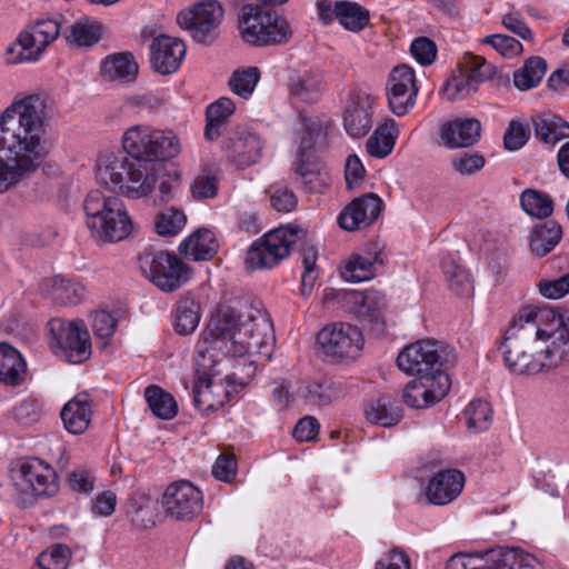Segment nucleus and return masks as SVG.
I'll return each instance as SVG.
<instances>
[{"instance_id":"48","label":"nucleus","mask_w":569,"mask_h":569,"mask_svg":"<svg viewBox=\"0 0 569 569\" xmlns=\"http://www.w3.org/2000/svg\"><path fill=\"white\" fill-rule=\"evenodd\" d=\"M178 137L172 130H156L147 124H136L123 132L121 142H173Z\"/></svg>"},{"instance_id":"24","label":"nucleus","mask_w":569,"mask_h":569,"mask_svg":"<svg viewBox=\"0 0 569 569\" xmlns=\"http://www.w3.org/2000/svg\"><path fill=\"white\" fill-rule=\"evenodd\" d=\"M343 299L347 305H350V312L375 322L380 320L387 307L385 295L378 290L348 291Z\"/></svg>"},{"instance_id":"63","label":"nucleus","mask_w":569,"mask_h":569,"mask_svg":"<svg viewBox=\"0 0 569 569\" xmlns=\"http://www.w3.org/2000/svg\"><path fill=\"white\" fill-rule=\"evenodd\" d=\"M218 193V180L216 176L204 172L196 177L191 186V194L197 200L211 199Z\"/></svg>"},{"instance_id":"47","label":"nucleus","mask_w":569,"mask_h":569,"mask_svg":"<svg viewBox=\"0 0 569 569\" xmlns=\"http://www.w3.org/2000/svg\"><path fill=\"white\" fill-rule=\"evenodd\" d=\"M159 199L161 202H169L174 199L176 190L182 180L180 168L171 162L159 163Z\"/></svg>"},{"instance_id":"45","label":"nucleus","mask_w":569,"mask_h":569,"mask_svg":"<svg viewBox=\"0 0 569 569\" xmlns=\"http://www.w3.org/2000/svg\"><path fill=\"white\" fill-rule=\"evenodd\" d=\"M520 204L526 213L538 219L548 218L553 212V201L550 196L535 189L522 191Z\"/></svg>"},{"instance_id":"10","label":"nucleus","mask_w":569,"mask_h":569,"mask_svg":"<svg viewBox=\"0 0 569 569\" xmlns=\"http://www.w3.org/2000/svg\"><path fill=\"white\" fill-rule=\"evenodd\" d=\"M47 154L46 144H0V193L33 171Z\"/></svg>"},{"instance_id":"14","label":"nucleus","mask_w":569,"mask_h":569,"mask_svg":"<svg viewBox=\"0 0 569 569\" xmlns=\"http://www.w3.org/2000/svg\"><path fill=\"white\" fill-rule=\"evenodd\" d=\"M224 11L216 0L202 1L177 16L178 24L191 33L199 43H212L218 37V28Z\"/></svg>"},{"instance_id":"50","label":"nucleus","mask_w":569,"mask_h":569,"mask_svg":"<svg viewBox=\"0 0 569 569\" xmlns=\"http://www.w3.org/2000/svg\"><path fill=\"white\" fill-rule=\"evenodd\" d=\"M60 33V24L56 20H42L37 22L31 31L24 32V39L31 42L39 56L44 48L58 38Z\"/></svg>"},{"instance_id":"11","label":"nucleus","mask_w":569,"mask_h":569,"mask_svg":"<svg viewBox=\"0 0 569 569\" xmlns=\"http://www.w3.org/2000/svg\"><path fill=\"white\" fill-rule=\"evenodd\" d=\"M50 347L70 363H82L91 356L89 332L82 320L51 319L48 322Z\"/></svg>"},{"instance_id":"60","label":"nucleus","mask_w":569,"mask_h":569,"mask_svg":"<svg viewBox=\"0 0 569 569\" xmlns=\"http://www.w3.org/2000/svg\"><path fill=\"white\" fill-rule=\"evenodd\" d=\"M465 59L468 73L475 80L477 86L495 76V67L491 63H488L482 57L468 53Z\"/></svg>"},{"instance_id":"23","label":"nucleus","mask_w":569,"mask_h":569,"mask_svg":"<svg viewBox=\"0 0 569 569\" xmlns=\"http://www.w3.org/2000/svg\"><path fill=\"white\" fill-rule=\"evenodd\" d=\"M269 10L256 4H244L239 17V30L244 42L254 47H266Z\"/></svg>"},{"instance_id":"20","label":"nucleus","mask_w":569,"mask_h":569,"mask_svg":"<svg viewBox=\"0 0 569 569\" xmlns=\"http://www.w3.org/2000/svg\"><path fill=\"white\" fill-rule=\"evenodd\" d=\"M151 67L160 74H170L181 64L186 56V44L178 38L161 34L150 46Z\"/></svg>"},{"instance_id":"15","label":"nucleus","mask_w":569,"mask_h":569,"mask_svg":"<svg viewBox=\"0 0 569 569\" xmlns=\"http://www.w3.org/2000/svg\"><path fill=\"white\" fill-rule=\"evenodd\" d=\"M161 503L168 517L177 521H189L202 510V492L186 480L169 485L162 495Z\"/></svg>"},{"instance_id":"19","label":"nucleus","mask_w":569,"mask_h":569,"mask_svg":"<svg viewBox=\"0 0 569 569\" xmlns=\"http://www.w3.org/2000/svg\"><path fill=\"white\" fill-rule=\"evenodd\" d=\"M383 202L376 193H367L353 199L339 214L338 223L347 231H355L376 221Z\"/></svg>"},{"instance_id":"31","label":"nucleus","mask_w":569,"mask_h":569,"mask_svg":"<svg viewBox=\"0 0 569 569\" xmlns=\"http://www.w3.org/2000/svg\"><path fill=\"white\" fill-rule=\"evenodd\" d=\"M138 72L139 66L129 51L110 54L101 64V76L110 81L131 82L136 80Z\"/></svg>"},{"instance_id":"51","label":"nucleus","mask_w":569,"mask_h":569,"mask_svg":"<svg viewBox=\"0 0 569 569\" xmlns=\"http://www.w3.org/2000/svg\"><path fill=\"white\" fill-rule=\"evenodd\" d=\"M468 429L475 433L487 430L492 420V409L489 402L473 400L465 409Z\"/></svg>"},{"instance_id":"56","label":"nucleus","mask_w":569,"mask_h":569,"mask_svg":"<svg viewBox=\"0 0 569 569\" xmlns=\"http://www.w3.org/2000/svg\"><path fill=\"white\" fill-rule=\"evenodd\" d=\"M38 58V50L34 49L30 41L24 39V32H21L16 41L10 43L4 51V59L9 64L34 61Z\"/></svg>"},{"instance_id":"64","label":"nucleus","mask_w":569,"mask_h":569,"mask_svg":"<svg viewBox=\"0 0 569 569\" xmlns=\"http://www.w3.org/2000/svg\"><path fill=\"white\" fill-rule=\"evenodd\" d=\"M486 160L479 153L465 152L452 159L453 169L462 176H471L485 167Z\"/></svg>"},{"instance_id":"16","label":"nucleus","mask_w":569,"mask_h":569,"mask_svg":"<svg viewBox=\"0 0 569 569\" xmlns=\"http://www.w3.org/2000/svg\"><path fill=\"white\" fill-rule=\"evenodd\" d=\"M450 386L448 373L417 376L405 387L402 399L411 408H427L439 402L448 393Z\"/></svg>"},{"instance_id":"30","label":"nucleus","mask_w":569,"mask_h":569,"mask_svg":"<svg viewBox=\"0 0 569 569\" xmlns=\"http://www.w3.org/2000/svg\"><path fill=\"white\" fill-rule=\"evenodd\" d=\"M218 247L214 233L200 229L180 243L179 252L193 261H207L213 258Z\"/></svg>"},{"instance_id":"52","label":"nucleus","mask_w":569,"mask_h":569,"mask_svg":"<svg viewBox=\"0 0 569 569\" xmlns=\"http://www.w3.org/2000/svg\"><path fill=\"white\" fill-rule=\"evenodd\" d=\"M268 18H270V23H267L268 32L266 37V47L288 43L293 34V30L289 21L283 16L272 10H269Z\"/></svg>"},{"instance_id":"2","label":"nucleus","mask_w":569,"mask_h":569,"mask_svg":"<svg viewBox=\"0 0 569 569\" xmlns=\"http://www.w3.org/2000/svg\"><path fill=\"white\" fill-rule=\"evenodd\" d=\"M123 151L102 158L97 179L129 199L149 197L159 180V163L176 158L180 144H122Z\"/></svg>"},{"instance_id":"58","label":"nucleus","mask_w":569,"mask_h":569,"mask_svg":"<svg viewBox=\"0 0 569 569\" xmlns=\"http://www.w3.org/2000/svg\"><path fill=\"white\" fill-rule=\"evenodd\" d=\"M478 86L469 73L451 77L445 84L449 100L463 99L477 91Z\"/></svg>"},{"instance_id":"3","label":"nucleus","mask_w":569,"mask_h":569,"mask_svg":"<svg viewBox=\"0 0 569 569\" xmlns=\"http://www.w3.org/2000/svg\"><path fill=\"white\" fill-rule=\"evenodd\" d=\"M503 362L516 375H536L552 368L547 343L535 323L531 307L521 308L499 345Z\"/></svg>"},{"instance_id":"6","label":"nucleus","mask_w":569,"mask_h":569,"mask_svg":"<svg viewBox=\"0 0 569 569\" xmlns=\"http://www.w3.org/2000/svg\"><path fill=\"white\" fill-rule=\"evenodd\" d=\"M309 231L300 227H281L254 241L246 257L247 268L270 269L287 258L291 250H301L309 240Z\"/></svg>"},{"instance_id":"5","label":"nucleus","mask_w":569,"mask_h":569,"mask_svg":"<svg viewBox=\"0 0 569 569\" xmlns=\"http://www.w3.org/2000/svg\"><path fill=\"white\" fill-rule=\"evenodd\" d=\"M83 209L87 226L97 241L118 242L130 234L132 221L118 197L92 190L83 201Z\"/></svg>"},{"instance_id":"59","label":"nucleus","mask_w":569,"mask_h":569,"mask_svg":"<svg viewBox=\"0 0 569 569\" xmlns=\"http://www.w3.org/2000/svg\"><path fill=\"white\" fill-rule=\"evenodd\" d=\"M270 203L278 212L288 213L298 206V198L292 190L287 187L272 184L270 187Z\"/></svg>"},{"instance_id":"36","label":"nucleus","mask_w":569,"mask_h":569,"mask_svg":"<svg viewBox=\"0 0 569 569\" xmlns=\"http://www.w3.org/2000/svg\"><path fill=\"white\" fill-rule=\"evenodd\" d=\"M562 237L560 224L547 221L537 224L530 234V249L537 257H545L559 243Z\"/></svg>"},{"instance_id":"28","label":"nucleus","mask_w":569,"mask_h":569,"mask_svg":"<svg viewBox=\"0 0 569 569\" xmlns=\"http://www.w3.org/2000/svg\"><path fill=\"white\" fill-rule=\"evenodd\" d=\"M19 472L22 480L37 496H49L57 489L53 469L43 466L40 460L21 463Z\"/></svg>"},{"instance_id":"57","label":"nucleus","mask_w":569,"mask_h":569,"mask_svg":"<svg viewBox=\"0 0 569 569\" xmlns=\"http://www.w3.org/2000/svg\"><path fill=\"white\" fill-rule=\"evenodd\" d=\"M70 550L63 545H56L50 550L42 551L38 559V569H67Z\"/></svg>"},{"instance_id":"13","label":"nucleus","mask_w":569,"mask_h":569,"mask_svg":"<svg viewBox=\"0 0 569 569\" xmlns=\"http://www.w3.org/2000/svg\"><path fill=\"white\" fill-rule=\"evenodd\" d=\"M531 311L540 336L547 343L549 365L555 368L562 361H569V315L552 308L531 307Z\"/></svg>"},{"instance_id":"8","label":"nucleus","mask_w":569,"mask_h":569,"mask_svg":"<svg viewBox=\"0 0 569 569\" xmlns=\"http://www.w3.org/2000/svg\"><path fill=\"white\" fill-rule=\"evenodd\" d=\"M446 569H543V565L520 548L499 547L485 553L455 555Z\"/></svg>"},{"instance_id":"38","label":"nucleus","mask_w":569,"mask_h":569,"mask_svg":"<svg viewBox=\"0 0 569 569\" xmlns=\"http://www.w3.org/2000/svg\"><path fill=\"white\" fill-rule=\"evenodd\" d=\"M236 104L232 99L228 97L219 98L217 101L210 103L206 110L207 124L204 128V137L208 140L218 139L220 136V128L227 119L233 114Z\"/></svg>"},{"instance_id":"43","label":"nucleus","mask_w":569,"mask_h":569,"mask_svg":"<svg viewBox=\"0 0 569 569\" xmlns=\"http://www.w3.org/2000/svg\"><path fill=\"white\" fill-rule=\"evenodd\" d=\"M214 385L211 383V379L208 375L198 377L192 393L194 407L207 415L214 412L216 410L223 407V399H214Z\"/></svg>"},{"instance_id":"18","label":"nucleus","mask_w":569,"mask_h":569,"mask_svg":"<svg viewBox=\"0 0 569 569\" xmlns=\"http://www.w3.org/2000/svg\"><path fill=\"white\" fill-rule=\"evenodd\" d=\"M291 171L301 179L303 190L309 193L321 192L327 187V174L316 144H301L292 162Z\"/></svg>"},{"instance_id":"4","label":"nucleus","mask_w":569,"mask_h":569,"mask_svg":"<svg viewBox=\"0 0 569 569\" xmlns=\"http://www.w3.org/2000/svg\"><path fill=\"white\" fill-rule=\"evenodd\" d=\"M51 132L46 100L39 94L12 101L0 114V142H46Z\"/></svg>"},{"instance_id":"34","label":"nucleus","mask_w":569,"mask_h":569,"mask_svg":"<svg viewBox=\"0 0 569 569\" xmlns=\"http://www.w3.org/2000/svg\"><path fill=\"white\" fill-rule=\"evenodd\" d=\"M301 142H325L336 138L333 121L326 114L307 116L299 112Z\"/></svg>"},{"instance_id":"62","label":"nucleus","mask_w":569,"mask_h":569,"mask_svg":"<svg viewBox=\"0 0 569 569\" xmlns=\"http://www.w3.org/2000/svg\"><path fill=\"white\" fill-rule=\"evenodd\" d=\"M410 52L421 66H429L436 60L437 46L427 37H418L412 41Z\"/></svg>"},{"instance_id":"33","label":"nucleus","mask_w":569,"mask_h":569,"mask_svg":"<svg viewBox=\"0 0 569 569\" xmlns=\"http://www.w3.org/2000/svg\"><path fill=\"white\" fill-rule=\"evenodd\" d=\"M535 136L541 142H559L569 138V122L552 113L531 117Z\"/></svg>"},{"instance_id":"54","label":"nucleus","mask_w":569,"mask_h":569,"mask_svg":"<svg viewBox=\"0 0 569 569\" xmlns=\"http://www.w3.org/2000/svg\"><path fill=\"white\" fill-rule=\"evenodd\" d=\"M91 328L99 341L100 348L109 346L117 329V319L104 310L94 311L91 315Z\"/></svg>"},{"instance_id":"26","label":"nucleus","mask_w":569,"mask_h":569,"mask_svg":"<svg viewBox=\"0 0 569 569\" xmlns=\"http://www.w3.org/2000/svg\"><path fill=\"white\" fill-rule=\"evenodd\" d=\"M41 292L59 305H77L86 295L82 283L61 276H53L42 281Z\"/></svg>"},{"instance_id":"55","label":"nucleus","mask_w":569,"mask_h":569,"mask_svg":"<svg viewBox=\"0 0 569 569\" xmlns=\"http://www.w3.org/2000/svg\"><path fill=\"white\" fill-rule=\"evenodd\" d=\"M186 221V216L181 210L169 208L157 216L154 227L158 234L173 237L182 230Z\"/></svg>"},{"instance_id":"7","label":"nucleus","mask_w":569,"mask_h":569,"mask_svg":"<svg viewBox=\"0 0 569 569\" xmlns=\"http://www.w3.org/2000/svg\"><path fill=\"white\" fill-rule=\"evenodd\" d=\"M143 276L163 292H173L191 277L190 268L177 254L144 248L138 258Z\"/></svg>"},{"instance_id":"25","label":"nucleus","mask_w":569,"mask_h":569,"mask_svg":"<svg viewBox=\"0 0 569 569\" xmlns=\"http://www.w3.org/2000/svg\"><path fill=\"white\" fill-rule=\"evenodd\" d=\"M27 372L22 355L10 343L0 342V383L18 387L26 381Z\"/></svg>"},{"instance_id":"61","label":"nucleus","mask_w":569,"mask_h":569,"mask_svg":"<svg viewBox=\"0 0 569 569\" xmlns=\"http://www.w3.org/2000/svg\"><path fill=\"white\" fill-rule=\"evenodd\" d=\"M266 127L258 121H251L246 123H239L234 127L231 132V142H249L256 140H264Z\"/></svg>"},{"instance_id":"35","label":"nucleus","mask_w":569,"mask_h":569,"mask_svg":"<svg viewBox=\"0 0 569 569\" xmlns=\"http://www.w3.org/2000/svg\"><path fill=\"white\" fill-rule=\"evenodd\" d=\"M366 417L372 423L392 427L401 420L402 410L397 400L383 395L368 406Z\"/></svg>"},{"instance_id":"44","label":"nucleus","mask_w":569,"mask_h":569,"mask_svg":"<svg viewBox=\"0 0 569 569\" xmlns=\"http://www.w3.org/2000/svg\"><path fill=\"white\" fill-rule=\"evenodd\" d=\"M442 269L446 276L449 289L459 297H470L473 292V281L471 274L465 268L456 264L451 260L442 261Z\"/></svg>"},{"instance_id":"1","label":"nucleus","mask_w":569,"mask_h":569,"mask_svg":"<svg viewBox=\"0 0 569 569\" xmlns=\"http://www.w3.org/2000/svg\"><path fill=\"white\" fill-rule=\"evenodd\" d=\"M204 351H219L233 358H248L241 368L228 376L230 382L246 386L257 371L256 356L269 360L274 343L272 322L268 313L253 305L220 307L203 333Z\"/></svg>"},{"instance_id":"41","label":"nucleus","mask_w":569,"mask_h":569,"mask_svg":"<svg viewBox=\"0 0 569 569\" xmlns=\"http://www.w3.org/2000/svg\"><path fill=\"white\" fill-rule=\"evenodd\" d=\"M174 328L179 335L192 333L200 321V306L191 297L181 298L174 310Z\"/></svg>"},{"instance_id":"46","label":"nucleus","mask_w":569,"mask_h":569,"mask_svg":"<svg viewBox=\"0 0 569 569\" xmlns=\"http://www.w3.org/2000/svg\"><path fill=\"white\" fill-rule=\"evenodd\" d=\"M338 21L347 30L357 32L369 23V11L357 2L340 0L338 1Z\"/></svg>"},{"instance_id":"39","label":"nucleus","mask_w":569,"mask_h":569,"mask_svg":"<svg viewBox=\"0 0 569 569\" xmlns=\"http://www.w3.org/2000/svg\"><path fill=\"white\" fill-rule=\"evenodd\" d=\"M322 92L321 80L311 73L292 79L290 99L293 104H312L319 101Z\"/></svg>"},{"instance_id":"17","label":"nucleus","mask_w":569,"mask_h":569,"mask_svg":"<svg viewBox=\"0 0 569 569\" xmlns=\"http://www.w3.org/2000/svg\"><path fill=\"white\" fill-rule=\"evenodd\" d=\"M417 92L413 69L406 64L395 67L387 84V97L392 112L397 116L406 114L415 106Z\"/></svg>"},{"instance_id":"9","label":"nucleus","mask_w":569,"mask_h":569,"mask_svg":"<svg viewBox=\"0 0 569 569\" xmlns=\"http://www.w3.org/2000/svg\"><path fill=\"white\" fill-rule=\"evenodd\" d=\"M455 355L433 340H421L407 346L397 357L398 368L407 375L436 376L447 373Z\"/></svg>"},{"instance_id":"21","label":"nucleus","mask_w":569,"mask_h":569,"mask_svg":"<svg viewBox=\"0 0 569 569\" xmlns=\"http://www.w3.org/2000/svg\"><path fill=\"white\" fill-rule=\"evenodd\" d=\"M465 476L461 471L449 469L439 471L430 480L426 496L430 503L445 506L455 500L462 491Z\"/></svg>"},{"instance_id":"42","label":"nucleus","mask_w":569,"mask_h":569,"mask_svg":"<svg viewBox=\"0 0 569 569\" xmlns=\"http://www.w3.org/2000/svg\"><path fill=\"white\" fill-rule=\"evenodd\" d=\"M547 71V62L541 57H531L522 68L513 73V83L519 90H529L540 83Z\"/></svg>"},{"instance_id":"27","label":"nucleus","mask_w":569,"mask_h":569,"mask_svg":"<svg viewBox=\"0 0 569 569\" xmlns=\"http://www.w3.org/2000/svg\"><path fill=\"white\" fill-rule=\"evenodd\" d=\"M66 430L72 435L83 433L91 421L92 410L87 395H78L69 400L61 410Z\"/></svg>"},{"instance_id":"29","label":"nucleus","mask_w":569,"mask_h":569,"mask_svg":"<svg viewBox=\"0 0 569 569\" xmlns=\"http://www.w3.org/2000/svg\"><path fill=\"white\" fill-rule=\"evenodd\" d=\"M346 383L342 379L322 378L309 381L301 388V396L313 405L326 406L346 393Z\"/></svg>"},{"instance_id":"22","label":"nucleus","mask_w":569,"mask_h":569,"mask_svg":"<svg viewBox=\"0 0 569 569\" xmlns=\"http://www.w3.org/2000/svg\"><path fill=\"white\" fill-rule=\"evenodd\" d=\"M343 126L352 139H361L366 137L371 127V102L370 98L362 93H352L349 98Z\"/></svg>"},{"instance_id":"49","label":"nucleus","mask_w":569,"mask_h":569,"mask_svg":"<svg viewBox=\"0 0 569 569\" xmlns=\"http://www.w3.org/2000/svg\"><path fill=\"white\" fill-rule=\"evenodd\" d=\"M260 80V70L257 67H247L243 69H237L232 72L229 79L230 90L243 98L248 99L254 91Z\"/></svg>"},{"instance_id":"37","label":"nucleus","mask_w":569,"mask_h":569,"mask_svg":"<svg viewBox=\"0 0 569 569\" xmlns=\"http://www.w3.org/2000/svg\"><path fill=\"white\" fill-rule=\"evenodd\" d=\"M379 253H368L366 256L353 253L346 260L342 269L341 277L350 282H362L373 278L375 262L378 261Z\"/></svg>"},{"instance_id":"12","label":"nucleus","mask_w":569,"mask_h":569,"mask_svg":"<svg viewBox=\"0 0 569 569\" xmlns=\"http://www.w3.org/2000/svg\"><path fill=\"white\" fill-rule=\"evenodd\" d=\"M321 353L332 362L355 360L365 345L361 330L347 322L325 326L317 335Z\"/></svg>"},{"instance_id":"32","label":"nucleus","mask_w":569,"mask_h":569,"mask_svg":"<svg viewBox=\"0 0 569 569\" xmlns=\"http://www.w3.org/2000/svg\"><path fill=\"white\" fill-rule=\"evenodd\" d=\"M482 126L476 118H457L445 122L440 128L441 142H478Z\"/></svg>"},{"instance_id":"53","label":"nucleus","mask_w":569,"mask_h":569,"mask_svg":"<svg viewBox=\"0 0 569 569\" xmlns=\"http://www.w3.org/2000/svg\"><path fill=\"white\" fill-rule=\"evenodd\" d=\"M101 38V27L89 19H80L70 27L67 40L78 46L89 47Z\"/></svg>"},{"instance_id":"40","label":"nucleus","mask_w":569,"mask_h":569,"mask_svg":"<svg viewBox=\"0 0 569 569\" xmlns=\"http://www.w3.org/2000/svg\"><path fill=\"white\" fill-rule=\"evenodd\" d=\"M146 401L152 413L162 419L170 420L176 417L178 406L174 398L159 386L150 385L144 390Z\"/></svg>"}]
</instances>
